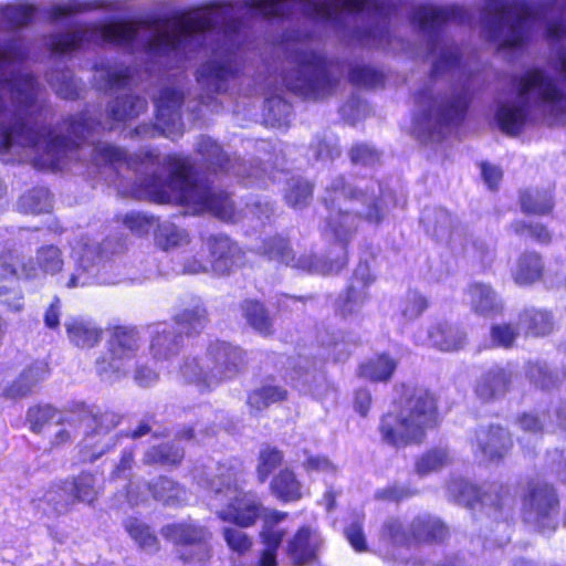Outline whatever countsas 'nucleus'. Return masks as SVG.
Segmentation results:
<instances>
[{
	"label": "nucleus",
	"mask_w": 566,
	"mask_h": 566,
	"mask_svg": "<svg viewBox=\"0 0 566 566\" xmlns=\"http://www.w3.org/2000/svg\"><path fill=\"white\" fill-rule=\"evenodd\" d=\"M229 11L227 7H207L169 19L78 27L51 34L45 45L53 53H67L105 42L129 45L143 50L146 71L153 73L181 67L193 52L202 49L214 29L224 27V42L197 71V81L202 88L220 93L227 90L228 81L238 75L243 61V51L233 39L240 35L238 22L226 24Z\"/></svg>",
	"instance_id": "f257e3e1"
},
{
	"label": "nucleus",
	"mask_w": 566,
	"mask_h": 566,
	"mask_svg": "<svg viewBox=\"0 0 566 566\" xmlns=\"http://www.w3.org/2000/svg\"><path fill=\"white\" fill-rule=\"evenodd\" d=\"M323 201L327 209L326 230L340 243V253L334 260L317 258L312 253L295 255L290 241L282 235L264 238L255 252L270 261L315 274L339 272L347 264L345 243L356 233L361 220L379 224L388 212L387 195L374 179L343 176L333 178L325 187Z\"/></svg>",
	"instance_id": "f03ea898"
},
{
	"label": "nucleus",
	"mask_w": 566,
	"mask_h": 566,
	"mask_svg": "<svg viewBox=\"0 0 566 566\" xmlns=\"http://www.w3.org/2000/svg\"><path fill=\"white\" fill-rule=\"evenodd\" d=\"M243 474L241 462L231 459L220 463L217 474L206 482L216 500L227 501L223 506L216 509V514L220 520L240 527H250L262 517V547L259 549L255 566H277L276 551L285 532L276 525L286 518L287 513L266 509L255 493L244 492L240 486Z\"/></svg>",
	"instance_id": "7ed1b4c3"
},
{
	"label": "nucleus",
	"mask_w": 566,
	"mask_h": 566,
	"mask_svg": "<svg viewBox=\"0 0 566 566\" xmlns=\"http://www.w3.org/2000/svg\"><path fill=\"white\" fill-rule=\"evenodd\" d=\"M150 175L137 180L138 196L159 203L176 202L192 207L195 211H209L221 220L235 222V209L229 196L199 179L189 158L168 155ZM155 165V160L153 161Z\"/></svg>",
	"instance_id": "20e7f679"
},
{
	"label": "nucleus",
	"mask_w": 566,
	"mask_h": 566,
	"mask_svg": "<svg viewBox=\"0 0 566 566\" xmlns=\"http://www.w3.org/2000/svg\"><path fill=\"white\" fill-rule=\"evenodd\" d=\"M538 23L551 42L566 35V13L558 0L528 3L525 0H492L482 13L484 36L501 49H515L527 39L532 24Z\"/></svg>",
	"instance_id": "39448f33"
},
{
	"label": "nucleus",
	"mask_w": 566,
	"mask_h": 566,
	"mask_svg": "<svg viewBox=\"0 0 566 566\" xmlns=\"http://www.w3.org/2000/svg\"><path fill=\"white\" fill-rule=\"evenodd\" d=\"M292 67L279 80L270 75L264 82V122L272 127H284L290 123L292 106L281 93L285 87L296 95L317 99L331 94L336 78L329 73L325 60L304 44H297L291 54Z\"/></svg>",
	"instance_id": "423d86ee"
},
{
	"label": "nucleus",
	"mask_w": 566,
	"mask_h": 566,
	"mask_svg": "<svg viewBox=\"0 0 566 566\" xmlns=\"http://www.w3.org/2000/svg\"><path fill=\"white\" fill-rule=\"evenodd\" d=\"M517 98L496 112L500 128L517 135L527 124H566V94L549 72L531 69L516 80Z\"/></svg>",
	"instance_id": "0eeeda50"
},
{
	"label": "nucleus",
	"mask_w": 566,
	"mask_h": 566,
	"mask_svg": "<svg viewBox=\"0 0 566 566\" xmlns=\"http://www.w3.org/2000/svg\"><path fill=\"white\" fill-rule=\"evenodd\" d=\"M415 101L413 135L423 143L438 142L463 119L470 90L463 84L441 92L434 85H427L418 92Z\"/></svg>",
	"instance_id": "6e6552de"
},
{
	"label": "nucleus",
	"mask_w": 566,
	"mask_h": 566,
	"mask_svg": "<svg viewBox=\"0 0 566 566\" xmlns=\"http://www.w3.org/2000/svg\"><path fill=\"white\" fill-rule=\"evenodd\" d=\"M437 424V405L423 388L405 394L401 406L381 416L378 431L381 441L395 448L423 442L427 431Z\"/></svg>",
	"instance_id": "1a4fd4ad"
},
{
	"label": "nucleus",
	"mask_w": 566,
	"mask_h": 566,
	"mask_svg": "<svg viewBox=\"0 0 566 566\" xmlns=\"http://www.w3.org/2000/svg\"><path fill=\"white\" fill-rule=\"evenodd\" d=\"M318 19L338 24L345 12H367L368 21L353 31V39L363 46L396 50L384 0H319L313 3Z\"/></svg>",
	"instance_id": "9d476101"
},
{
	"label": "nucleus",
	"mask_w": 566,
	"mask_h": 566,
	"mask_svg": "<svg viewBox=\"0 0 566 566\" xmlns=\"http://www.w3.org/2000/svg\"><path fill=\"white\" fill-rule=\"evenodd\" d=\"M245 363L244 352L222 340L211 343L202 356L187 357L180 366L181 377L201 391H211L234 378Z\"/></svg>",
	"instance_id": "9b49d317"
},
{
	"label": "nucleus",
	"mask_w": 566,
	"mask_h": 566,
	"mask_svg": "<svg viewBox=\"0 0 566 566\" xmlns=\"http://www.w3.org/2000/svg\"><path fill=\"white\" fill-rule=\"evenodd\" d=\"M464 11L459 7L422 6L415 10L413 21L427 36L434 76L460 69L459 48L441 36L442 25L448 21L463 22Z\"/></svg>",
	"instance_id": "f8f14e48"
},
{
	"label": "nucleus",
	"mask_w": 566,
	"mask_h": 566,
	"mask_svg": "<svg viewBox=\"0 0 566 566\" xmlns=\"http://www.w3.org/2000/svg\"><path fill=\"white\" fill-rule=\"evenodd\" d=\"M197 151L203 161L214 172L221 171L233 175L239 178L245 186H256L268 188L271 184L281 181L287 176L284 169L269 170L268 166L262 167L260 159L252 158L250 160L233 158L231 159L221 148L219 144L210 137L201 136L197 142Z\"/></svg>",
	"instance_id": "ddd939ff"
},
{
	"label": "nucleus",
	"mask_w": 566,
	"mask_h": 566,
	"mask_svg": "<svg viewBox=\"0 0 566 566\" xmlns=\"http://www.w3.org/2000/svg\"><path fill=\"white\" fill-rule=\"evenodd\" d=\"M140 347V336L133 327H116L107 340V353L95 361V371L104 382L113 384L127 374V364Z\"/></svg>",
	"instance_id": "4468645a"
},
{
	"label": "nucleus",
	"mask_w": 566,
	"mask_h": 566,
	"mask_svg": "<svg viewBox=\"0 0 566 566\" xmlns=\"http://www.w3.org/2000/svg\"><path fill=\"white\" fill-rule=\"evenodd\" d=\"M448 535V526L439 517L427 513L417 515L407 526L398 518H389L381 531L384 538L399 546L440 543Z\"/></svg>",
	"instance_id": "2eb2a0df"
},
{
	"label": "nucleus",
	"mask_w": 566,
	"mask_h": 566,
	"mask_svg": "<svg viewBox=\"0 0 566 566\" xmlns=\"http://www.w3.org/2000/svg\"><path fill=\"white\" fill-rule=\"evenodd\" d=\"M78 419L85 427V448L93 447L91 455H83V461L94 462L117 444L119 434L108 437V433L120 423V415L109 410L93 412L82 407L78 409Z\"/></svg>",
	"instance_id": "dca6fc26"
},
{
	"label": "nucleus",
	"mask_w": 566,
	"mask_h": 566,
	"mask_svg": "<svg viewBox=\"0 0 566 566\" xmlns=\"http://www.w3.org/2000/svg\"><path fill=\"white\" fill-rule=\"evenodd\" d=\"M64 261L62 251L53 245L48 244L38 249L35 260L29 259L24 262L18 254L12 251L2 252L0 255L1 277H32L36 275L38 270L45 274L54 275L63 268Z\"/></svg>",
	"instance_id": "f3484780"
},
{
	"label": "nucleus",
	"mask_w": 566,
	"mask_h": 566,
	"mask_svg": "<svg viewBox=\"0 0 566 566\" xmlns=\"http://www.w3.org/2000/svg\"><path fill=\"white\" fill-rule=\"evenodd\" d=\"M525 520L537 525L542 532L555 530L554 515L558 510V499L552 485L543 481H532L525 496Z\"/></svg>",
	"instance_id": "a211bd4d"
},
{
	"label": "nucleus",
	"mask_w": 566,
	"mask_h": 566,
	"mask_svg": "<svg viewBox=\"0 0 566 566\" xmlns=\"http://www.w3.org/2000/svg\"><path fill=\"white\" fill-rule=\"evenodd\" d=\"M160 533L163 537L176 545L195 547L193 553L180 555L186 562L203 564L210 558V551L207 546L210 533L205 526L192 521L171 523L165 525Z\"/></svg>",
	"instance_id": "6ab92c4d"
},
{
	"label": "nucleus",
	"mask_w": 566,
	"mask_h": 566,
	"mask_svg": "<svg viewBox=\"0 0 566 566\" xmlns=\"http://www.w3.org/2000/svg\"><path fill=\"white\" fill-rule=\"evenodd\" d=\"M448 492L457 503L468 506L480 502L483 505L502 509L513 501L510 488L500 483L476 488L468 481L454 480L449 484Z\"/></svg>",
	"instance_id": "aec40b11"
},
{
	"label": "nucleus",
	"mask_w": 566,
	"mask_h": 566,
	"mask_svg": "<svg viewBox=\"0 0 566 566\" xmlns=\"http://www.w3.org/2000/svg\"><path fill=\"white\" fill-rule=\"evenodd\" d=\"M211 270L219 274H229L243 262V252L228 235L216 234L207 239Z\"/></svg>",
	"instance_id": "412c9836"
},
{
	"label": "nucleus",
	"mask_w": 566,
	"mask_h": 566,
	"mask_svg": "<svg viewBox=\"0 0 566 566\" xmlns=\"http://www.w3.org/2000/svg\"><path fill=\"white\" fill-rule=\"evenodd\" d=\"M513 441L510 432L501 426L480 428L472 443L474 453H480L484 460L500 461L511 450Z\"/></svg>",
	"instance_id": "4be33fe9"
},
{
	"label": "nucleus",
	"mask_w": 566,
	"mask_h": 566,
	"mask_svg": "<svg viewBox=\"0 0 566 566\" xmlns=\"http://www.w3.org/2000/svg\"><path fill=\"white\" fill-rule=\"evenodd\" d=\"M184 92L176 86L164 87L155 99L158 126L165 133L179 132L182 123L180 107Z\"/></svg>",
	"instance_id": "5701e85b"
},
{
	"label": "nucleus",
	"mask_w": 566,
	"mask_h": 566,
	"mask_svg": "<svg viewBox=\"0 0 566 566\" xmlns=\"http://www.w3.org/2000/svg\"><path fill=\"white\" fill-rule=\"evenodd\" d=\"M322 539L311 527H301L286 544V554L293 566H307L317 559Z\"/></svg>",
	"instance_id": "b1692460"
},
{
	"label": "nucleus",
	"mask_w": 566,
	"mask_h": 566,
	"mask_svg": "<svg viewBox=\"0 0 566 566\" xmlns=\"http://www.w3.org/2000/svg\"><path fill=\"white\" fill-rule=\"evenodd\" d=\"M373 281L368 268L366 265L358 266L347 291L337 298V311L343 316L358 313L368 297L367 287Z\"/></svg>",
	"instance_id": "393cba45"
},
{
	"label": "nucleus",
	"mask_w": 566,
	"mask_h": 566,
	"mask_svg": "<svg viewBox=\"0 0 566 566\" xmlns=\"http://www.w3.org/2000/svg\"><path fill=\"white\" fill-rule=\"evenodd\" d=\"M149 350L156 360H169L179 354L184 336L172 325L159 323L151 327Z\"/></svg>",
	"instance_id": "a878e982"
},
{
	"label": "nucleus",
	"mask_w": 566,
	"mask_h": 566,
	"mask_svg": "<svg viewBox=\"0 0 566 566\" xmlns=\"http://www.w3.org/2000/svg\"><path fill=\"white\" fill-rule=\"evenodd\" d=\"M512 378L510 370L499 366L492 367L476 380L475 394L483 401L501 398L507 392Z\"/></svg>",
	"instance_id": "bb28decb"
},
{
	"label": "nucleus",
	"mask_w": 566,
	"mask_h": 566,
	"mask_svg": "<svg viewBox=\"0 0 566 566\" xmlns=\"http://www.w3.org/2000/svg\"><path fill=\"white\" fill-rule=\"evenodd\" d=\"M64 327L69 340L80 348H92L102 339V328L85 317H69L64 322Z\"/></svg>",
	"instance_id": "cd10ccee"
},
{
	"label": "nucleus",
	"mask_w": 566,
	"mask_h": 566,
	"mask_svg": "<svg viewBox=\"0 0 566 566\" xmlns=\"http://www.w3.org/2000/svg\"><path fill=\"white\" fill-rule=\"evenodd\" d=\"M93 81L99 91L119 90L133 82L132 70L123 64H96Z\"/></svg>",
	"instance_id": "c85d7f7f"
},
{
	"label": "nucleus",
	"mask_w": 566,
	"mask_h": 566,
	"mask_svg": "<svg viewBox=\"0 0 566 566\" xmlns=\"http://www.w3.org/2000/svg\"><path fill=\"white\" fill-rule=\"evenodd\" d=\"M421 223L426 232L438 242H448L454 228V219L451 213L438 207L424 208Z\"/></svg>",
	"instance_id": "c756f323"
},
{
	"label": "nucleus",
	"mask_w": 566,
	"mask_h": 566,
	"mask_svg": "<svg viewBox=\"0 0 566 566\" xmlns=\"http://www.w3.org/2000/svg\"><path fill=\"white\" fill-rule=\"evenodd\" d=\"M468 296L472 310L483 316H493L500 314L503 310V303L497 293L491 285L475 282L468 287Z\"/></svg>",
	"instance_id": "7c9ffc66"
},
{
	"label": "nucleus",
	"mask_w": 566,
	"mask_h": 566,
	"mask_svg": "<svg viewBox=\"0 0 566 566\" xmlns=\"http://www.w3.org/2000/svg\"><path fill=\"white\" fill-rule=\"evenodd\" d=\"M48 376V364L44 361H35L24 369L17 380L6 389V396L14 399L25 397Z\"/></svg>",
	"instance_id": "2f4dec72"
},
{
	"label": "nucleus",
	"mask_w": 566,
	"mask_h": 566,
	"mask_svg": "<svg viewBox=\"0 0 566 566\" xmlns=\"http://www.w3.org/2000/svg\"><path fill=\"white\" fill-rule=\"evenodd\" d=\"M73 495L67 481L50 486L41 499L38 500V506L48 514H65L74 505Z\"/></svg>",
	"instance_id": "473e14b6"
},
{
	"label": "nucleus",
	"mask_w": 566,
	"mask_h": 566,
	"mask_svg": "<svg viewBox=\"0 0 566 566\" xmlns=\"http://www.w3.org/2000/svg\"><path fill=\"white\" fill-rule=\"evenodd\" d=\"M270 489L272 494L282 502L300 501L304 494L301 481L290 469H283L274 475Z\"/></svg>",
	"instance_id": "72a5a7b5"
},
{
	"label": "nucleus",
	"mask_w": 566,
	"mask_h": 566,
	"mask_svg": "<svg viewBox=\"0 0 566 566\" xmlns=\"http://www.w3.org/2000/svg\"><path fill=\"white\" fill-rule=\"evenodd\" d=\"M429 340L440 350H458L464 344L465 334L457 326L438 323L429 329Z\"/></svg>",
	"instance_id": "f704fd0d"
},
{
	"label": "nucleus",
	"mask_w": 566,
	"mask_h": 566,
	"mask_svg": "<svg viewBox=\"0 0 566 566\" xmlns=\"http://www.w3.org/2000/svg\"><path fill=\"white\" fill-rule=\"evenodd\" d=\"M518 325L526 335L545 336L553 331L554 318L547 311L534 307L525 308L520 314Z\"/></svg>",
	"instance_id": "c9c22d12"
},
{
	"label": "nucleus",
	"mask_w": 566,
	"mask_h": 566,
	"mask_svg": "<svg viewBox=\"0 0 566 566\" xmlns=\"http://www.w3.org/2000/svg\"><path fill=\"white\" fill-rule=\"evenodd\" d=\"M174 322L188 336L199 334L208 323V311L201 302L197 301L176 314Z\"/></svg>",
	"instance_id": "e433bc0d"
},
{
	"label": "nucleus",
	"mask_w": 566,
	"mask_h": 566,
	"mask_svg": "<svg viewBox=\"0 0 566 566\" xmlns=\"http://www.w3.org/2000/svg\"><path fill=\"white\" fill-rule=\"evenodd\" d=\"M397 360L386 354L377 355L359 366L358 375L370 381L387 382L397 368Z\"/></svg>",
	"instance_id": "4c0bfd02"
},
{
	"label": "nucleus",
	"mask_w": 566,
	"mask_h": 566,
	"mask_svg": "<svg viewBox=\"0 0 566 566\" xmlns=\"http://www.w3.org/2000/svg\"><path fill=\"white\" fill-rule=\"evenodd\" d=\"M147 108V101L140 96L124 95L116 97L108 106L109 118L122 122L137 117Z\"/></svg>",
	"instance_id": "58836bf2"
},
{
	"label": "nucleus",
	"mask_w": 566,
	"mask_h": 566,
	"mask_svg": "<svg viewBox=\"0 0 566 566\" xmlns=\"http://www.w3.org/2000/svg\"><path fill=\"white\" fill-rule=\"evenodd\" d=\"M543 269L544 265L539 254L535 252L524 253L518 258L513 272L514 281L520 285L532 284L542 276Z\"/></svg>",
	"instance_id": "ea45409f"
},
{
	"label": "nucleus",
	"mask_w": 566,
	"mask_h": 566,
	"mask_svg": "<svg viewBox=\"0 0 566 566\" xmlns=\"http://www.w3.org/2000/svg\"><path fill=\"white\" fill-rule=\"evenodd\" d=\"M185 457L182 448L166 442L150 447L143 457L144 464L178 465Z\"/></svg>",
	"instance_id": "a19ab883"
},
{
	"label": "nucleus",
	"mask_w": 566,
	"mask_h": 566,
	"mask_svg": "<svg viewBox=\"0 0 566 566\" xmlns=\"http://www.w3.org/2000/svg\"><path fill=\"white\" fill-rule=\"evenodd\" d=\"M148 488L153 496L166 505H177L187 500L186 491L177 482L166 476L158 478Z\"/></svg>",
	"instance_id": "79ce46f5"
},
{
	"label": "nucleus",
	"mask_w": 566,
	"mask_h": 566,
	"mask_svg": "<svg viewBox=\"0 0 566 566\" xmlns=\"http://www.w3.org/2000/svg\"><path fill=\"white\" fill-rule=\"evenodd\" d=\"M126 532L132 539L147 553H154L159 548V542L156 534L143 521L129 517L124 523Z\"/></svg>",
	"instance_id": "37998d69"
},
{
	"label": "nucleus",
	"mask_w": 566,
	"mask_h": 566,
	"mask_svg": "<svg viewBox=\"0 0 566 566\" xmlns=\"http://www.w3.org/2000/svg\"><path fill=\"white\" fill-rule=\"evenodd\" d=\"M287 397V391L279 386L263 385L252 390L248 396V406L251 411H262L270 405L283 401Z\"/></svg>",
	"instance_id": "c03bdc74"
},
{
	"label": "nucleus",
	"mask_w": 566,
	"mask_h": 566,
	"mask_svg": "<svg viewBox=\"0 0 566 566\" xmlns=\"http://www.w3.org/2000/svg\"><path fill=\"white\" fill-rule=\"evenodd\" d=\"M66 481L72 492L74 503L80 502L91 505L97 499L98 491L95 486L96 479L94 474L82 472Z\"/></svg>",
	"instance_id": "a18cd8bd"
},
{
	"label": "nucleus",
	"mask_w": 566,
	"mask_h": 566,
	"mask_svg": "<svg viewBox=\"0 0 566 566\" xmlns=\"http://www.w3.org/2000/svg\"><path fill=\"white\" fill-rule=\"evenodd\" d=\"M48 82L55 93L65 99L78 97L82 90L81 82L75 80L70 70L53 71L48 74Z\"/></svg>",
	"instance_id": "49530a36"
},
{
	"label": "nucleus",
	"mask_w": 566,
	"mask_h": 566,
	"mask_svg": "<svg viewBox=\"0 0 566 566\" xmlns=\"http://www.w3.org/2000/svg\"><path fill=\"white\" fill-rule=\"evenodd\" d=\"M313 185L302 177H291L286 180L284 199L293 208H303L312 199Z\"/></svg>",
	"instance_id": "de8ad7c7"
},
{
	"label": "nucleus",
	"mask_w": 566,
	"mask_h": 566,
	"mask_svg": "<svg viewBox=\"0 0 566 566\" xmlns=\"http://www.w3.org/2000/svg\"><path fill=\"white\" fill-rule=\"evenodd\" d=\"M156 227L155 239L157 244L164 250L188 243V233L175 223L168 220L161 222L157 220Z\"/></svg>",
	"instance_id": "09e8293b"
},
{
	"label": "nucleus",
	"mask_w": 566,
	"mask_h": 566,
	"mask_svg": "<svg viewBox=\"0 0 566 566\" xmlns=\"http://www.w3.org/2000/svg\"><path fill=\"white\" fill-rule=\"evenodd\" d=\"M241 307L243 316L253 329L264 335L272 333V319L261 303L248 300Z\"/></svg>",
	"instance_id": "8fccbe9b"
},
{
	"label": "nucleus",
	"mask_w": 566,
	"mask_h": 566,
	"mask_svg": "<svg viewBox=\"0 0 566 566\" xmlns=\"http://www.w3.org/2000/svg\"><path fill=\"white\" fill-rule=\"evenodd\" d=\"M63 416L51 406L33 407L28 411L31 430L48 433Z\"/></svg>",
	"instance_id": "3c124183"
},
{
	"label": "nucleus",
	"mask_w": 566,
	"mask_h": 566,
	"mask_svg": "<svg viewBox=\"0 0 566 566\" xmlns=\"http://www.w3.org/2000/svg\"><path fill=\"white\" fill-rule=\"evenodd\" d=\"M19 207L25 213L49 212L52 208L51 193L45 188H34L20 198Z\"/></svg>",
	"instance_id": "603ef678"
},
{
	"label": "nucleus",
	"mask_w": 566,
	"mask_h": 566,
	"mask_svg": "<svg viewBox=\"0 0 566 566\" xmlns=\"http://www.w3.org/2000/svg\"><path fill=\"white\" fill-rule=\"evenodd\" d=\"M520 201L525 213L546 214L554 206L552 195L547 190H525L521 193Z\"/></svg>",
	"instance_id": "864d4df0"
},
{
	"label": "nucleus",
	"mask_w": 566,
	"mask_h": 566,
	"mask_svg": "<svg viewBox=\"0 0 566 566\" xmlns=\"http://www.w3.org/2000/svg\"><path fill=\"white\" fill-rule=\"evenodd\" d=\"M82 427L78 411H73L62 417L61 421L55 423L48 434L53 436L52 444L61 446L80 433Z\"/></svg>",
	"instance_id": "5fc2aeb1"
},
{
	"label": "nucleus",
	"mask_w": 566,
	"mask_h": 566,
	"mask_svg": "<svg viewBox=\"0 0 566 566\" xmlns=\"http://www.w3.org/2000/svg\"><path fill=\"white\" fill-rule=\"evenodd\" d=\"M450 462V454L446 448H433L422 454L416 462V472L427 475L446 467Z\"/></svg>",
	"instance_id": "6e6d98bb"
},
{
	"label": "nucleus",
	"mask_w": 566,
	"mask_h": 566,
	"mask_svg": "<svg viewBox=\"0 0 566 566\" xmlns=\"http://www.w3.org/2000/svg\"><path fill=\"white\" fill-rule=\"evenodd\" d=\"M427 306L428 302L423 295L417 291H409L400 301L399 310L406 319L412 321L419 317Z\"/></svg>",
	"instance_id": "4d7b16f0"
},
{
	"label": "nucleus",
	"mask_w": 566,
	"mask_h": 566,
	"mask_svg": "<svg viewBox=\"0 0 566 566\" xmlns=\"http://www.w3.org/2000/svg\"><path fill=\"white\" fill-rule=\"evenodd\" d=\"M34 14L32 6L24 4H10L2 9V19L13 28H21L27 25Z\"/></svg>",
	"instance_id": "13d9d810"
},
{
	"label": "nucleus",
	"mask_w": 566,
	"mask_h": 566,
	"mask_svg": "<svg viewBox=\"0 0 566 566\" xmlns=\"http://www.w3.org/2000/svg\"><path fill=\"white\" fill-rule=\"evenodd\" d=\"M283 461V454L280 450L272 447H265L261 450L259 464L256 468L260 482H264L269 474L276 469Z\"/></svg>",
	"instance_id": "bf43d9fd"
},
{
	"label": "nucleus",
	"mask_w": 566,
	"mask_h": 566,
	"mask_svg": "<svg viewBox=\"0 0 566 566\" xmlns=\"http://www.w3.org/2000/svg\"><path fill=\"white\" fill-rule=\"evenodd\" d=\"M322 379V375L315 368H305L300 365L294 368L291 374V381L293 386L305 392H314L316 390V382Z\"/></svg>",
	"instance_id": "052dcab7"
},
{
	"label": "nucleus",
	"mask_w": 566,
	"mask_h": 566,
	"mask_svg": "<svg viewBox=\"0 0 566 566\" xmlns=\"http://www.w3.org/2000/svg\"><path fill=\"white\" fill-rule=\"evenodd\" d=\"M350 81L359 86L375 87L382 83V74L371 66L357 64L350 69Z\"/></svg>",
	"instance_id": "680f3d73"
},
{
	"label": "nucleus",
	"mask_w": 566,
	"mask_h": 566,
	"mask_svg": "<svg viewBox=\"0 0 566 566\" xmlns=\"http://www.w3.org/2000/svg\"><path fill=\"white\" fill-rule=\"evenodd\" d=\"M97 7L96 2L71 0L65 4L53 7L50 11V19L52 21H57L73 13L85 12Z\"/></svg>",
	"instance_id": "e2e57ef3"
},
{
	"label": "nucleus",
	"mask_w": 566,
	"mask_h": 566,
	"mask_svg": "<svg viewBox=\"0 0 566 566\" xmlns=\"http://www.w3.org/2000/svg\"><path fill=\"white\" fill-rule=\"evenodd\" d=\"M123 223L130 231L142 235L157 224V219L142 212H129L123 217Z\"/></svg>",
	"instance_id": "0e129e2a"
},
{
	"label": "nucleus",
	"mask_w": 566,
	"mask_h": 566,
	"mask_svg": "<svg viewBox=\"0 0 566 566\" xmlns=\"http://www.w3.org/2000/svg\"><path fill=\"white\" fill-rule=\"evenodd\" d=\"M222 534L230 549L239 554L245 553L252 545L251 538L240 528L227 526L223 527Z\"/></svg>",
	"instance_id": "69168bd1"
},
{
	"label": "nucleus",
	"mask_w": 566,
	"mask_h": 566,
	"mask_svg": "<svg viewBox=\"0 0 566 566\" xmlns=\"http://www.w3.org/2000/svg\"><path fill=\"white\" fill-rule=\"evenodd\" d=\"M353 164L361 166H374L379 161L380 153L368 144H356L349 150Z\"/></svg>",
	"instance_id": "338daca9"
},
{
	"label": "nucleus",
	"mask_w": 566,
	"mask_h": 566,
	"mask_svg": "<svg viewBox=\"0 0 566 566\" xmlns=\"http://www.w3.org/2000/svg\"><path fill=\"white\" fill-rule=\"evenodd\" d=\"M549 416L546 412L539 413H524L520 419L518 423L523 431L530 433H542L544 430L551 427Z\"/></svg>",
	"instance_id": "774afa93"
}]
</instances>
